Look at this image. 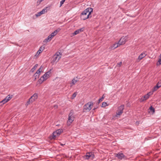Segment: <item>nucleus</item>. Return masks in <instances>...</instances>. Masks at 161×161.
I'll use <instances>...</instances> for the list:
<instances>
[{
	"label": "nucleus",
	"instance_id": "nucleus-30",
	"mask_svg": "<svg viewBox=\"0 0 161 161\" xmlns=\"http://www.w3.org/2000/svg\"><path fill=\"white\" fill-rule=\"evenodd\" d=\"M107 105V103L106 102H103L102 103V106L103 107H106Z\"/></svg>",
	"mask_w": 161,
	"mask_h": 161
},
{
	"label": "nucleus",
	"instance_id": "nucleus-18",
	"mask_svg": "<svg viewBox=\"0 0 161 161\" xmlns=\"http://www.w3.org/2000/svg\"><path fill=\"white\" fill-rule=\"evenodd\" d=\"M52 39L51 37L49 35L44 40V42H49Z\"/></svg>",
	"mask_w": 161,
	"mask_h": 161
},
{
	"label": "nucleus",
	"instance_id": "nucleus-26",
	"mask_svg": "<svg viewBox=\"0 0 161 161\" xmlns=\"http://www.w3.org/2000/svg\"><path fill=\"white\" fill-rule=\"evenodd\" d=\"M79 31L78 30H77L74 33H73V36H74L79 34Z\"/></svg>",
	"mask_w": 161,
	"mask_h": 161
},
{
	"label": "nucleus",
	"instance_id": "nucleus-40",
	"mask_svg": "<svg viewBox=\"0 0 161 161\" xmlns=\"http://www.w3.org/2000/svg\"><path fill=\"white\" fill-rule=\"evenodd\" d=\"M96 109V108H94L93 109V110H95V109Z\"/></svg>",
	"mask_w": 161,
	"mask_h": 161
},
{
	"label": "nucleus",
	"instance_id": "nucleus-7",
	"mask_svg": "<svg viewBox=\"0 0 161 161\" xmlns=\"http://www.w3.org/2000/svg\"><path fill=\"white\" fill-rule=\"evenodd\" d=\"M62 129H59L54 132L53 134V136L52 139H55L57 136H58L61 133L63 132Z\"/></svg>",
	"mask_w": 161,
	"mask_h": 161
},
{
	"label": "nucleus",
	"instance_id": "nucleus-31",
	"mask_svg": "<svg viewBox=\"0 0 161 161\" xmlns=\"http://www.w3.org/2000/svg\"><path fill=\"white\" fill-rule=\"evenodd\" d=\"M77 95V93L76 92L74 93L73 94L72 97V98L74 99V98Z\"/></svg>",
	"mask_w": 161,
	"mask_h": 161
},
{
	"label": "nucleus",
	"instance_id": "nucleus-32",
	"mask_svg": "<svg viewBox=\"0 0 161 161\" xmlns=\"http://www.w3.org/2000/svg\"><path fill=\"white\" fill-rule=\"evenodd\" d=\"M78 30L79 31V32L80 33V32H82L84 31V28L82 27L81 28L79 29H78Z\"/></svg>",
	"mask_w": 161,
	"mask_h": 161
},
{
	"label": "nucleus",
	"instance_id": "nucleus-36",
	"mask_svg": "<svg viewBox=\"0 0 161 161\" xmlns=\"http://www.w3.org/2000/svg\"><path fill=\"white\" fill-rule=\"evenodd\" d=\"M103 99H104V97H103V95L102 97L99 99V102H100L101 101H102Z\"/></svg>",
	"mask_w": 161,
	"mask_h": 161
},
{
	"label": "nucleus",
	"instance_id": "nucleus-10",
	"mask_svg": "<svg viewBox=\"0 0 161 161\" xmlns=\"http://www.w3.org/2000/svg\"><path fill=\"white\" fill-rule=\"evenodd\" d=\"M48 8L47 7H46L43 8L41 11L38 12L36 14V17H38L40 15L44 14L45 13L47 12V8Z\"/></svg>",
	"mask_w": 161,
	"mask_h": 161
},
{
	"label": "nucleus",
	"instance_id": "nucleus-8",
	"mask_svg": "<svg viewBox=\"0 0 161 161\" xmlns=\"http://www.w3.org/2000/svg\"><path fill=\"white\" fill-rule=\"evenodd\" d=\"M95 155L93 152L87 153L84 156V158L86 159H92L94 158Z\"/></svg>",
	"mask_w": 161,
	"mask_h": 161
},
{
	"label": "nucleus",
	"instance_id": "nucleus-39",
	"mask_svg": "<svg viewBox=\"0 0 161 161\" xmlns=\"http://www.w3.org/2000/svg\"><path fill=\"white\" fill-rule=\"evenodd\" d=\"M65 144H61V145L62 146H64Z\"/></svg>",
	"mask_w": 161,
	"mask_h": 161
},
{
	"label": "nucleus",
	"instance_id": "nucleus-17",
	"mask_svg": "<svg viewBox=\"0 0 161 161\" xmlns=\"http://www.w3.org/2000/svg\"><path fill=\"white\" fill-rule=\"evenodd\" d=\"M147 54L145 52L142 53L138 57V59L139 60H141L143 58L145 57Z\"/></svg>",
	"mask_w": 161,
	"mask_h": 161
},
{
	"label": "nucleus",
	"instance_id": "nucleus-25",
	"mask_svg": "<svg viewBox=\"0 0 161 161\" xmlns=\"http://www.w3.org/2000/svg\"><path fill=\"white\" fill-rule=\"evenodd\" d=\"M44 0H37V2H36V6H38L39 5L40 3H41Z\"/></svg>",
	"mask_w": 161,
	"mask_h": 161
},
{
	"label": "nucleus",
	"instance_id": "nucleus-37",
	"mask_svg": "<svg viewBox=\"0 0 161 161\" xmlns=\"http://www.w3.org/2000/svg\"><path fill=\"white\" fill-rule=\"evenodd\" d=\"M122 64V62H120L119 63H118L117 64V65H118L119 66H120Z\"/></svg>",
	"mask_w": 161,
	"mask_h": 161
},
{
	"label": "nucleus",
	"instance_id": "nucleus-27",
	"mask_svg": "<svg viewBox=\"0 0 161 161\" xmlns=\"http://www.w3.org/2000/svg\"><path fill=\"white\" fill-rule=\"evenodd\" d=\"M123 113V111H119V110H118V112L116 113V114L117 115H120L122 113Z\"/></svg>",
	"mask_w": 161,
	"mask_h": 161
},
{
	"label": "nucleus",
	"instance_id": "nucleus-14",
	"mask_svg": "<svg viewBox=\"0 0 161 161\" xmlns=\"http://www.w3.org/2000/svg\"><path fill=\"white\" fill-rule=\"evenodd\" d=\"M79 79L77 77L74 78L72 80L71 83L70 84V86H71L75 84L78 81Z\"/></svg>",
	"mask_w": 161,
	"mask_h": 161
},
{
	"label": "nucleus",
	"instance_id": "nucleus-11",
	"mask_svg": "<svg viewBox=\"0 0 161 161\" xmlns=\"http://www.w3.org/2000/svg\"><path fill=\"white\" fill-rule=\"evenodd\" d=\"M127 38L126 37H122L120 39L118 43L120 44V45L124 44L127 41Z\"/></svg>",
	"mask_w": 161,
	"mask_h": 161
},
{
	"label": "nucleus",
	"instance_id": "nucleus-38",
	"mask_svg": "<svg viewBox=\"0 0 161 161\" xmlns=\"http://www.w3.org/2000/svg\"><path fill=\"white\" fill-rule=\"evenodd\" d=\"M54 107L55 108H58V106L57 105H55L54 106Z\"/></svg>",
	"mask_w": 161,
	"mask_h": 161
},
{
	"label": "nucleus",
	"instance_id": "nucleus-21",
	"mask_svg": "<svg viewBox=\"0 0 161 161\" xmlns=\"http://www.w3.org/2000/svg\"><path fill=\"white\" fill-rule=\"evenodd\" d=\"M38 64H36L35 66L32 68L31 71L33 72L36 69L37 67L38 66Z\"/></svg>",
	"mask_w": 161,
	"mask_h": 161
},
{
	"label": "nucleus",
	"instance_id": "nucleus-35",
	"mask_svg": "<svg viewBox=\"0 0 161 161\" xmlns=\"http://www.w3.org/2000/svg\"><path fill=\"white\" fill-rule=\"evenodd\" d=\"M153 94V92H150L147 93V94L148 95V96L149 97L150 95H152Z\"/></svg>",
	"mask_w": 161,
	"mask_h": 161
},
{
	"label": "nucleus",
	"instance_id": "nucleus-33",
	"mask_svg": "<svg viewBox=\"0 0 161 161\" xmlns=\"http://www.w3.org/2000/svg\"><path fill=\"white\" fill-rule=\"evenodd\" d=\"M65 0H62L60 2V7H61L62 5L64 3L65 1Z\"/></svg>",
	"mask_w": 161,
	"mask_h": 161
},
{
	"label": "nucleus",
	"instance_id": "nucleus-1",
	"mask_svg": "<svg viewBox=\"0 0 161 161\" xmlns=\"http://www.w3.org/2000/svg\"><path fill=\"white\" fill-rule=\"evenodd\" d=\"M92 11V9L91 8H88L83 11L80 15L81 19L85 20L92 17L90 15Z\"/></svg>",
	"mask_w": 161,
	"mask_h": 161
},
{
	"label": "nucleus",
	"instance_id": "nucleus-9",
	"mask_svg": "<svg viewBox=\"0 0 161 161\" xmlns=\"http://www.w3.org/2000/svg\"><path fill=\"white\" fill-rule=\"evenodd\" d=\"M114 155L115 157H117L118 159L120 160L122 159L125 157L124 155L122 152H120L118 153H115Z\"/></svg>",
	"mask_w": 161,
	"mask_h": 161
},
{
	"label": "nucleus",
	"instance_id": "nucleus-34",
	"mask_svg": "<svg viewBox=\"0 0 161 161\" xmlns=\"http://www.w3.org/2000/svg\"><path fill=\"white\" fill-rule=\"evenodd\" d=\"M156 85H158L159 87H160L161 86V81H158Z\"/></svg>",
	"mask_w": 161,
	"mask_h": 161
},
{
	"label": "nucleus",
	"instance_id": "nucleus-5",
	"mask_svg": "<svg viewBox=\"0 0 161 161\" xmlns=\"http://www.w3.org/2000/svg\"><path fill=\"white\" fill-rule=\"evenodd\" d=\"M38 98V94L35 93L29 99L26 104L28 105L35 101Z\"/></svg>",
	"mask_w": 161,
	"mask_h": 161
},
{
	"label": "nucleus",
	"instance_id": "nucleus-2",
	"mask_svg": "<svg viewBox=\"0 0 161 161\" xmlns=\"http://www.w3.org/2000/svg\"><path fill=\"white\" fill-rule=\"evenodd\" d=\"M50 70H51L45 73L38 80V82L40 84H41L44 81L46 80L50 77V75L51 73Z\"/></svg>",
	"mask_w": 161,
	"mask_h": 161
},
{
	"label": "nucleus",
	"instance_id": "nucleus-19",
	"mask_svg": "<svg viewBox=\"0 0 161 161\" xmlns=\"http://www.w3.org/2000/svg\"><path fill=\"white\" fill-rule=\"evenodd\" d=\"M39 73L36 72V73L34 74V77H35V80H36V79H38L39 78Z\"/></svg>",
	"mask_w": 161,
	"mask_h": 161
},
{
	"label": "nucleus",
	"instance_id": "nucleus-3",
	"mask_svg": "<svg viewBox=\"0 0 161 161\" xmlns=\"http://www.w3.org/2000/svg\"><path fill=\"white\" fill-rule=\"evenodd\" d=\"M93 105V103L92 102H89L85 104L84 106V111L89 112L91 109Z\"/></svg>",
	"mask_w": 161,
	"mask_h": 161
},
{
	"label": "nucleus",
	"instance_id": "nucleus-16",
	"mask_svg": "<svg viewBox=\"0 0 161 161\" xmlns=\"http://www.w3.org/2000/svg\"><path fill=\"white\" fill-rule=\"evenodd\" d=\"M149 97L148 95L146 94L140 99V102H142L148 99Z\"/></svg>",
	"mask_w": 161,
	"mask_h": 161
},
{
	"label": "nucleus",
	"instance_id": "nucleus-4",
	"mask_svg": "<svg viewBox=\"0 0 161 161\" xmlns=\"http://www.w3.org/2000/svg\"><path fill=\"white\" fill-rule=\"evenodd\" d=\"M74 118L73 113L71 111L69 114L68 120L67 122V125H70L74 121Z\"/></svg>",
	"mask_w": 161,
	"mask_h": 161
},
{
	"label": "nucleus",
	"instance_id": "nucleus-15",
	"mask_svg": "<svg viewBox=\"0 0 161 161\" xmlns=\"http://www.w3.org/2000/svg\"><path fill=\"white\" fill-rule=\"evenodd\" d=\"M45 46L44 45L42 46H41L39 50L37 52L36 54L39 55L40 53H41L45 49Z\"/></svg>",
	"mask_w": 161,
	"mask_h": 161
},
{
	"label": "nucleus",
	"instance_id": "nucleus-20",
	"mask_svg": "<svg viewBox=\"0 0 161 161\" xmlns=\"http://www.w3.org/2000/svg\"><path fill=\"white\" fill-rule=\"evenodd\" d=\"M124 106L123 105H121L118 108V110L123 111V110L124 109Z\"/></svg>",
	"mask_w": 161,
	"mask_h": 161
},
{
	"label": "nucleus",
	"instance_id": "nucleus-6",
	"mask_svg": "<svg viewBox=\"0 0 161 161\" xmlns=\"http://www.w3.org/2000/svg\"><path fill=\"white\" fill-rule=\"evenodd\" d=\"M61 57V54L59 52L56 53L53 57V62H57L60 59Z\"/></svg>",
	"mask_w": 161,
	"mask_h": 161
},
{
	"label": "nucleus",
	"instance_id": "nucleus-23",
	"mask_svg": "<svg viewBox=\"0 0 161 161\" xmlns=\"http://www.w3.org/2000/svg\"><path fill=\"white\" fill-rule=\"evenodd\" d=\"M43 68V67L42 66H41L40 67V68L37 70V71L36 72L39 73H40L42 72Z\"/></svg>",
	"mask_w": 161,
	"mask_h": 161
},
{
	"label": "nucleus",
	"instance_id": "nucleus-28",
	"mask_svg": "<svg viewBox=\"0 0 161 161\" xmlns=\"http://www.w3.org/2000/svg\"><path fill=\"white\" fill-rule=\"evenodd\" d=\"M12 96L11 97L10 96V95H8L5 98L7 99L8 101L10 100L12 98Z\"/></svg>",
	"mask_w": 161,
	"mask_h": 161
},
{
	"label": "nucleus",
	"instance_id": "nucleus-13",
	"mask_svg": "<svg viewBox=\"0 0 161 161\" xmlns=\"http://www.w3.org/2000/svg\"><path fill=\"white\" fill-rule=\"evenodd\" d=\"M120 46V44H119L118 42L117 43L114 44L113 45L111 46L109 48L111 50H113L117 48L118 47Z\"/></svg>",
	"mask_w": 161,
	"mask_h": 161
},
{
	"label": "nucleus",
	"instance_id": "nucleus-29",
	"mask_svg": "<svg viewBox=\"0 0 161 161\" xmlns=\"http://www.w3.org/2000/svg\"><path fill=\"white\" fill-rule=\"evenodd\" d=\"M149 109L153 113H154L155 112V109L152 106H151L150 107Z\"/></svg>",
	"mask_w": 161,
	"mask_h": 161
},
{
	"label": "nucleus",
	"instance_id": "nucleus-22",
	"mask_svg": "<svg viewBox=\"0 0 161 161\" xmlns=\"http://www.w3.org/2000/svg\"><path fill=\"white\" fill-rule=\"evenodd\" d=\"M158 85H156V86H155L154 87V88H153V92H154V91H156V90H157V89H158V88H159L160 87H159L158 86Z\"/></svg>",
	"mask_w": 161,
	"mask_h": 161
},
{
	"label": "nucleus",
	"instance_id": "nucleus-12",
	"mask_svg": "<svg viewBox=\"0 0 161 161\" xmlns=\"http://www.w3.org/2000/svg\"><path fill=\"white\" fill-rule=\"evenodd\" d=\"M60 30L61 29L60 28H58L57 29L52 32L50 35V36L52 38H53V37L55 36L60 31Z\"/></svg>",
	"mask_w": 161,
	"mask_h": 161
},
{
	"label": "nucleus",
	"instance_id": "nucleus-24",
	"mask_svg": "<svg viewBox=\"0 0 161 161\" xmlns=\"http://www.w3.org/2000/svg\"><path fill=\"white\" fill-rule=\"evenodd\" d=\"M7 102H8L7 99L6 98H5L4 99H3L2 101H1L0 102V103H3V104L6 103Z\"/></svg>",
	"mask_w": 161,
	"mask_h": 161
}]
</instances>
